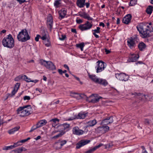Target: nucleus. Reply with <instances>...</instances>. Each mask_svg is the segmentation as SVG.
Instances as JSON below:
<instances>
[{
    "instance_id": "6ab92c4d",
    "label": "nucleus",
    "mask_w": 153,
    "mask_h": 153,
    "mask_svg": "<svg viewBox=\"0 0 153 153\" xmlns=\"http://www.w3.org/2000/svg\"><path fill=\"white\" fill-rule=\"evenodd\" d=\"M20 83L17 82L15 85L14 89L11 92V94L13 95H14L17 92L18 89H19Z\"/></svg>"
},
{
    "instance_id": "8fccbe9b",
    "label": "nucleus",
    "mask_w": 153,
    "mask_h": 153,
    "mask_svg": "<svg viewBox=\"0 0 153 153\" xmlns=\"http://www.w3.org/2000/svg\"><path fill=\"white\" fill-rule=\"evenodd\" d=\"M66 38V36L65 35L62 34L61 37H59V39L61 40H64Z\"/></svg>"
},
{
    "instance_id": "f03ea898",
    "label": "nucleus",
    "mask_w": 153,
    "mask_h": 153,
    "mask_svg": "<svg viewBox=\"0 0 153 153\" xmlns=\"http://www.w3.org/2000/svg\"><path fill=\"white\" fill-rule=\"evenodd\" d=\"M31 110V105H30L20 107L17 110V114L20 117H24L29 115Z\"/></svg>"
},
{
    "instance_id": "f257e3e1",
    "label": "nucleus",
    "mask_w": 153,
    "mask_h": 153,
    "mask_svg": "<svg viewBox=\"0 0 153 153\" xmlns=\"http://www.w3.org/2000/svg\"><path fill=\"white\" fill-rule=\"evenodd\" d=\"M136 28L142 38H146L149 36L151 30L149 25L140 23L137 26Z\"/></svg>"
},
{
    "instance_id": "9b49d317",
    "label": "nucleus",
    "mask_w": 153,
    "mask_h": 153,
    "mask_svg": "<svg viewBox=\"0 0 153 153\" xmlns=\"http://www.w3.org/2000/svg\"><path fill=\"white\" fill-rule=\"evenodd\" d=\"M113 121V117L110 116L102 120V123L104 125H106L112 123Z\"/></svg>"
},
{
    "instance_id": "ddd939ff",
    "label": "nucleus",
    "mask_w": 153,
    "mask_h": 153,
    "mask_svg": "<svg viewBox=\"0 0 153 153\" xmlns=\"http://www.w3.org/2000/svg\"><path fill=\"white\" fill-rule=\"evenodd\" d=\"M139 56L138 54H131V56L129 57L128 61L129 62H135L139 58Z\"/></svg>"
},
{
    "instance_id": "a18cd8bd",
    "label": "nucleus",
    "mask_w": 153,
    "mask_h": 153,
    "mask_svg": "<svg viewBox=\"0 0 153 153\" xmlns=\"http://www.w3.org/2000/svg\"><path fill=\"white\" fill-rule=\"evenodd\" d=\"M100 28L99 27H97V29L93 30L92 31H94V33H100Z\"/></svg>"
},
{
    "instance_id": "4468645a",
    "label": "nucleus",
    "mask_w": 153,
    "mask_h": 153,
    "mask_svg": "<svg viewBox=\"0 0 153 153\" xmlns=\"http://www.w3.org/2000/svg\"><path fill=\"white\" fill-rule=\"evenodd\" d=\"M47 25L50 30L51 31L52 28L53 24V19L51 16H48L47 19Z\"/></svg>"
},
{
    "instance_id": "ea45409f",
    "label": "nucleus",
    "mask_w": 153,
    "mask_h": 153,
    "mask_svg": "<svg viewBox=\"0 0 153 153\" xmlns=\"http://www.w3.org/2000/svg\"><path fill=\"white\" fill-rule=\"evenodd\" d=\"M48 61H46L45 60H43L42 59H41L40 60L39 62V63L41 65H44L45 67V66L47 64Z\"/></svg>"
},
{
    "instance_id": "2eb2a0df",
    "label": "nucleus",
    "mask_w": 153,
    "mask_h": 153,
    "mask_svg": "<svg viewBox=\"0 0 153 153\" xmlns=\"http://www.w3.org/2000/svg\"><path fill=\"white\" fill-rule=\"evenodd\" d=\"M45 67L51 70H54L56 69V66L51 61H48Z\"/></svg>"
},
{
    "instance_id": "49530a36",
    "label": "nucleus",
    "mask_w": 153,
    "mask_h": 153,
    "mask_svg": "<svg viewBox=\"0 0 153 153\" xmlns=\"http://www.w3.org/2000/svg\"><path fill=\"white\" fill-rule=\"evenodd\" d=\"M25 77H23V79L25 81L27 82H31L30 79L28 78V77L25 75Z\"/></svg>"
},
{
    "instance_id": "603ef678",
    "label": "nucleus",
    "mask_w": 153,
    "mask_h": 153,
    "mask_svg": "<svg viewBox=\"0 0 153 153\" xmlns=\"http://www.w3.org/2000/svg\"><path fill=\"white\" fill-rule=\"evenodd\" d=\"M150 121H151V120H149L148 119H145V121H144L145 123L146 124H147V125L149 124L150 123Z\"/></svg>"
},
{
    "instance_id": "3c124183",
    "label": "nucleus",
    "mask_w": 153,
    "mask_h": 153,
    "mask_svg": "<svg viewBox=\"0 0 153 153\" xmlns=\"http://www.w3.org/2000/svg\"><path fill=\"white\" fill-rule=\"evenodd\" d=\"M42 40H46L47 36L46 34L45 33H44V34L43 35V36L41 37Z\"/></svg>"
},
{
    "instance_id": "6e6d98bb",
    "label": "nucleus",
    "mask_w": 153,
    "mask_h": 153,
    "mask_svg": "<svg viewBox=\"0 0 153 153\" xmlns=\"http://www.w3.org/2000/svg\"><path fill=\"white\" fill-rule=\"evenodd\" d=\"M40 37V35L39 34L37 35L35 38V40L36 42H38L39 40V39Z\"/></svg>"
},
{
    "instance_id": "9d476101",
    "label": "nucleus",
    "mask_w": 153,
    "mask_h": 153,
    "mask_svg": "<svg viewBox=\"0 0 153 153\" xmlns=\"http://www.w3.org/2000/svg\"><path fill=\"white\" fill-rule=\"evenodd\" d=\"M131 18V15L130 14H128L123 18L122 22L125 24L128 25L130 23Z\"/></svg>"
},
{
    "instance_id": "72a5a7b5",
    "label": "nucleus",
    "mask_w": 153,
    "mask_h": 153,
    "mask_svg": "<svg viewBox=\"0 0 153 153\" xmlns=\"http://www.w3.org/2000/svg\"><path fill=\"white\" fill-rule=\"evenodd\" d=\"M61 0H55L54 3V5L56 8H57L59 7V5L61 4Z\"/></svg>"
},
{
    "instance_id": "4be33fe9",
    "label": "nucleus",
    "mask_w": 153,
    "mask_h": 153,
    "mask_svg": "<svg viewBox=\"0 0 153 153\" xmlns=\"http://www.w3.org/2000/svg\"><path fill=\"white\" fill-rule=\"evenodd\" d=\"M76 4L80 8L83 7L85 5V3L82 0H77Z\"/></svg>"
},
{
    "instance_id": "4c0bfd02",
    "label": "nucleus",
    "mask_w": 153,
    "mask_h": 153,
    "mask_svg": "<svg viewBox=\"0 0 153 153\" xmlns=\"http://www.w3.org/2000/svg\"><path fill=\"white\" fill-rule=\"evenodd\" d=\"M44 44L45 46L47 47L50 46L51 45L50 42L48 39L45 41Z\"/></svg>"
},
{
    "instance_id": "473e14b6",
    "label": "nucleus",
    "mask_w": 153,
    "mask_h": 153,
    "mask_svg": "<svg viewBox=\"0 0 153 153\" xmlns=\"http://www.w3.org/2000/svg\"><path fill=\"white\" fill-rule=\"evenodd\" d=\"M97 63H98L97 67H100L101 68H105V63L101 61H99L97 62Z\"/></svg>"
},
{
    "instance_id": "bf43d9fd",
    "label": "nucleus",
    "mask_w": 153,
    "mask_h": 153,
    "mask_svg": "<svg viewBox=\"0 0 153 153\" xmlns=\"http://www.w3.org/2000/svg\"><path fill=\"white\" fill-rule=\"evenodd\" d=\"M64 67L65 68L67 69L68 70H69V68L68 66L66 64H65L64 65Z\"/></svg>"
},
{
    "instance_id": "aec40b11",
    "label": "nucleus",
    "mask_w": 153,
    "mask_h": 153,
    "mask_svg": "<svg viewBox=\"0 0 153 153\" xmlns=\"http://www.w3.org/2000/svg\"><path fill=\"white\" fill-rule=\"evenodd\" d=\"M19 142L15 143L13 145H11L9 146H5L3 149L4 150H8L10 149H11L14 148L16 147L19 145H20V144H19Z\"/></svg>"
},
{
    "instance_id": "7ed1b4c3",
    "label": "nucleus",
    "mask_w": 153,
    "mask_h": 153,
    "mask_svg": "<svg viewBox=\"0 0 153 153\" xmlns=\"http://www.w3.org/2000/svg\"><path fill=\"white\" fill-rule=\"evenodd\" d=\"M2 43L4 47L10 49L13 48L14 45V41L12 35L9 34L4 37L2 40Z\"/></svg>"
},
{
    "instance_id": "c9c22d12",
    "label": "nucleus",
    "mask_w": 153,
    "mask_h": 153,
    "mask_svg": "<svg viewBox=\"0 0 153 153\" xmlns=\"http://www.w3.org/2000/svg\"><path fill=\"white\" fill-rule=\"evenodd\" d=\"M65 132L62 131L58 134L54 136L53 137V139H56L59 137H61L62 135L65 134Z\"/></svg>"
},
{
    "instance_id": "58836bf2",
    "label": "nucleus",
    "mask_w": 153,
    "mask_h": 153,
    "mask_svg": "<svg viewBox=\"0 0 153 153\" xmlns=\"http://www.w3.org/2000/svg\"><path fill=\"white\" fill-rule=\"evenodd\" d=\"M137 2L136 0H131L129 4V6H133Z\"/></svg>"
},
{
    "instance_id": "dca6fc26",
    "label": "nucleus",
    "mask_w": 153,
    "mask_h": 153,
    "mask_svg": "<svg viewBox=\"0 0 153 153\" xmlns=\"http://www.w3.org/2000/svg\"><path fill=\"white\" fill-rule=\"evenodd\" d=\"M79 16L85 19H87L88 20H92L93 18L90 17L89 15L85 12H83L81 14H79Z\"/></svg>"
},
{
    "instance_id": "774afa93",
    "label": "nucleus",
    "mask_w": 153,
    "mask_h": 153,
    "mask_svg": "<svg viewBox=\"0 0 153 153\" xmlns=\"http://www.w3.org/2000/svg\"><path fill=\"white\" fill-rule=\"evenodd\" d=\"M105 52L107 54H108L110 52V51H109L108 50H107L106 49H105Z\"/></svg>"
},
{
    "instance_id": "a211bd4d",
    "label": "nucleus",
    "mask_w": 153,
    "mask_h": 153,
    "mask_svg": "<svg viewBox=\"0 0 153 153\" xmlns=\"http://www.w3.org/2000/svg\"><path fill=\"white\" fill-rule=\"evenodd\" d=\"M66 10L65 8H62L61 10L59 11V16L61 18L60 19H61L64 18L66 14Z\"/></svg>"
},
{
    "instance_id": "7c9ffc66",
    "label": "nucleus",
    "mask_w": 153,
    "mask_h": 153,
    "mask_svg": "<svg viewBox=\"0 0 153 153\" xmlns=\"http://www.w3.org/2000/svg\"><path fill=\"white\" fill-rule=\"evenodd\" d=\"M23 77H26L25 75H19L17 77H16L14 79V80L18 82L21 79H23Z\"/></svg>"
},
{
    "instance_id": "20e7f679",
    "label": "nucleus",
    "mask_w": 153,
    "mask_h": 153,
    "mask_svg": "<svg viewBox=\"0 0 153 153\" xmlns=\"http://www.w3.org/2000/svg\"><path fill=\"white\" fill-rule=\"evenodd\" d=\"M18 40L21 42H25L30 39L27 31L26 29L21 30L17 36Z\"/></svg>"
},
{
    "instance_id": "f704fd0d",
    "label": "nucleus",
    "mask_w": 153,
    "mask_h": 153,
    "mask_svg": "<svg viewBox=\"0 0 153 153\" xmlns=\"http://www.w3.org/2000/svg\"><path fill=\"white\" fill-rule=\"evenodd\" d=\"M59 121V120L57 118L52 119L50 120V122L53 123L52 126H56V123H58Z\"/></svg>"
},
{
    "instance_id": "2f4dec72",
    "label": "nucleus",
    "mask_w": 153,
    "mask_h": 153,
    "mask_svg": "<svg viewBox=\"0 0 153 153\" xmlns=\"http://www.w3.org/2000/svg\"><path fill=\"white\" fill-rule=\"evenodd\" d=\"M85 46L84 43L83 42L79 44H76V46L78 48H80L81 51H83V48Z\"/></svg>"
},
{
    "instance_id": "052dcab7",
    "label": "nucleus",
    "mask_w": 153,
    "mask_h": 153,
    "mask_svg": "<svg viewBox=\"0 0 153 153\" xmlns=\"http://www.w3.org/2000/svg\"><path fill=\"white\" fill-rule=\"evenodd\" d=\"M93 34L96 38H99V36L98 35L95 33H93Z\"/></svg>"
},
{
    "instance_id": "0eeeda50",
    "label": "nucleus",
    "mask_w": 153,
    "mask_h": 153,
    "mask_svg": "<svg viewBox=\"0 0 153 153\" xmlns=\"http://www.w3.org/2000/svg\"><path fill=\"white\" fill-rule=\"evenodd\" d=\"M88 113H85L84 112H80L77 115L75 116L74 117H71L70 118L67 119L66 120L68 121H71L75 119H84L86 116H87Z\"/></svg>"
},
{
    "instance_id": "b1692460",
    "label": "nucleus",
    "mask_w": 153,
    "mask_h": 153,
    "mask_svg": "<svg viewBox=\"0 0 153 153\" xmlns=\"http://www.w3.org/2000/svg\"><path fill=\"white\" fill-rule=\"evenodd\" d=\"M101 98H102V97H94L89 100V102H92L94 103H96L97 102L99 101L100 99Z\"/></svg>"
},
{
    "instance_id": "1a4fd4ad",
    "label": "nucleus",
    "mask_w": 153,
    "mask_h": 153,
    "mask_svg": "<svg viewBox=\"0 0 153 153\" xmlns=\"http://www.w3.org/2000/svg\"><path fill=\"white\" fill-rule=\"evenodd\" d=\"M90 142V140H82L76 144V149H79L81 147L89 143Z\"/></svg>"
},
{
    "instance_id": "c85d7f7f",
    "label": "nucleus",
    "mask_w": 153,
    "mask_h": 153,
    "mask_svg": "<svg viewBox=\"0 0 153 153\" xmlns=\"http://www.w3.org/2000/svg\"><path fill=\"white\" fill-rule=\"evenodd\" d=\"M96 132L97 133L104 134V131L102 126H99L95 129Z\"/></svg>"
},
{
    "instance_id": "412c9836",
    "label": "nucleus",
    "mask_w": 153,
    "mask_h": 153,
    "mask_svg": "<svg viewBox=\"0 0 153 153\" xmlns=\"http://www.w3.org/2000/svg\"><path fill=\"white\" fill-rule=\"evenodd\" d=\"M97 123V120L94 119L92 120H90L87 123L88 127H92L94 126Z\"/></svg>"
},
{
    "instance_id": "c03bdc74",
    "label": "nucleus",
    "mask_w": 153,
    "mask_h": 153,
    "mask_svg": "<svg viewBox=\"0 0 153 153\" xmlns=\"http://www.w3.org/2000/svg\"><path fill=\"white\" fill-rule=\"evenodd\" d=\"M58 71L59 74L61 75H62L63 73H65L67 72V71L66 70L62 71V70L61 69H58Z\"/></svg>"
},
{
    "instance_id": "a878e982",
    "label": "nucleus",
    "mask_w": 153,
    "mask_h": 153,
    "mask_svg": "<svg viewBox=\"0 0 153 153\" xmlns=\"http://www.w3.org/2000/svg\"><path fill=\"white\" fill-rule=\"evenodd\" d=\"M89 77L95 83H97L98 81L99 78H97L95 75L89 74Z\"/></svg>"
},
{
    "instance_id": "4d7b16f0",
    "label": "nucleus",
    "mask_w": 153,
    "mask_h": 153,
    "mask_svg": "<svg viewBox=\"0 0 153 153\" xmlns=\"http://www.w3.org/2000/svg\"><path fill=\"white\" fill-rule=\"evenodd\" d=\"M82 19H77L76 20V22L77 23L80 24L82 23Z\"/></svg>"
},
{
    "instance_id": "de8ad7c7",
    "label": "nucleus",
    "mask_w": 153,
    "mask_h": 153,
    "mask_svg": "<svg viewBox=\"0 0 153 153\" xmlns=\"http://www.w3.org/2000/svg\"><path fill=\"white\" fill-rule=\"evenodd\" d=\"M67 141L65 140H64L61 141L60 142V145L61 147L63 146L65 144L67 143Z\"/></svg>"
},
{
    "instance_id": "79ce46f5",
    "label": "nucleus",
    "mask_w": 153,
    "mask_h": 153,
    "mask_svg": "<svg viewBox=\"0 0 153 153\" xmlns=\"http://www.w3.org/2000/svg\"><path fill=\"white\" fill-rule=\"evenodd\" d=\"M39 127L37 126V124H36V125H34L33 126V127L31 128V130L29 131L30 132H31L34 130L36 129L39 128Z\"/></svg>"
},
{
    "instance_id": "f3484780",
    "label": "nucleus",
    "mask_w": 153,
    "mask_h": 153,
    "mask_svg": "<svg viewBox=\"0 0 153 153\" xmlns=\"http://www.w3.org/2000/svg\"><path fill=\"white\" fill-rule=\"evenodd\" d=\"M97 84L102 85L104 86H106L108 85V83L106 80L102 78H99Z\"/></svg>"
},
{
    "instance_id": "0e129e2a",
    "label": "nucleus",
    "mask_w": 153,
    "mask_h": 153,
    "mask_svg": "<svg viewBox=\"0 0 153 153\" xmlns=\"http://www.w3.org/2000/svg\"><path fill=\"white\" fill-rule=\"evenodd\" d=\"M99 25L100 26H102V27H103L105 26V24H104L102 22H101L100 23Z\"/></svg>"
},
{
    "instance_id": "e433bc0d",
    "label": "nucleus",
    "mask_w": 153,
    "mask_h": 153,
    "mask_svg": "<svg viewBox=\"0 0 153 153\" xmlns=\"http://www.w3.org/2000/svg\"><path fill=\"white\" fill-rule=\"evenodd\" d=\"M102 127L103 128V130L104 131V133L108 132L109 130V127L107 126H102Z\"/></svg>"
},
{
    "instance_id": "864d4df0",
    "label": "nucleus",
    "mask_w": 153,
    "mask_h": 153,
    "mask_svg": "<svg viewBox=\"0 0 153 153\" xmlns=\"http://www.w3.org/2000/svg\"><path fill=\"white\" fill-rule=\"evenodd\" d=\"M103 145V144L102 143H100L98 145L94 147V149H95V150H96L97 149L99 148V147H100L102 146Z\"/></svg>"
},
{
    "instance_id": "bb28decb",
    "label": "nucleus",
    "mask_w": 153,
    "mask_h": 153,
    "mask_svg": "<svg viewBox=\"0 0 153 153\" xmlns=\"http://www.w3.org/2000/svg\"><path fill=\"white\" fill-rule=\"evenodd\" d=\"M153 10V7L151 5H149L147 7L146 12L148 14L150 15L152 13Z\"/></svg>"
},
{
    "instance_id": "13d9d810",
    "label": "nucleus",
    "mask_w": 153,
    "mask_h": 153,
    "mask_svg": "<svg viewBox=\"0 0 153 153\" xmlns=\"http://www.w3.org/2000/svg\"><path fill=\"white\" fill-rule=\"evenodd\" d=\"M26 141H27V140H26V139H24V140H22L20 141L19 142H19V143H23L25 142H26ZM18 144H19V143H18Z\"/></svg>"
},
{
    "instance_id": "09e8293b",
    "label": "nucleus",
    "mask_w": 153,
    "mask_h": 153,
    "mask_svg": "<svg viewBox=\"0 0 153 153\" xmlns=\"http://www.w3.org/2000/svg\"><path fill=\"white\" fill-rule=\"evenodd\" d=\"M95 150V149L93 148L86 152L85 153H92Z\"/></svg>"
},
{
    "instance_id": "6e6552de",
    "label": "nucleus",
    "mask_w": 153,
    "mask_h": 153,
    "mask_svg": "<svg viewBox=\"0 0 153 153\" xmlns=\"http://www.w3.org/2000/svg\"><path fill=\"white\" fill-rule=\"evenodd\" d=\"M115 76L117 79L124 81H127L129 77L128 75L123 73L116 74Z\"/></svg>"
},
{
    "instance_id": "e2e57ef3",
    "label": "nucleus",
    "mask_w": 153,
    "mask_h": 153,
    "mask_svg": "<svg viewBox=\"0 0 153 153\" xmlns=\"http://www.w3.org/2000/svg\"><path fill=\"white\" fill-rule=\"evenodd\" d=\"M71 31L73 33H77V32L76 29H72L71 30Z\"/></svg>"
},
{
    "instance_id": "a19ab883",
    "label": "nucleus",
    "mask_w": 153,
    "mask_h": 153,
    "mask_svg": "<svg viewBox=\"0 0 153 153\" xmlns=\"http://www.w3.org/2000/svg\"><path fill=\"white\" fill-rule=\"evenodd\" d=\"M97 69H96V72L97 73L100 72L102 71H103V70H104L105 68H101L100 67H96Z\"/></svg>"
},
{
    "instance_id": "338daca9",
    "label": "nucleus",
    "mask_w": 153,
    "mask_h": 153,
    "mask_svg": "<svg viewBox=\"0 0 153 153\" xmlns=\"http://www.w3.org/2000/svg\"><path fill=\"white\" fill-rule=\"evenodd\" d=\"M120 19L119 18H117V23H116L117 24V25L119 24H120Z\"/></svg>"
},
{
    "instance_id": "5fc2aeb1",
    "label": "nucleus",
    "mask_w": 153,
    "mask_h": 153,
    "mask_svg": "<svg viewBox=\"0 0 153 153\" xmlns=\"http://www.w3.org/2000/svg\"><path fill=\"white\" fill-rule=\"evenodd\" d=\"M23 99L25 100H30V96H26L24 97Z\"/></svg>"
},
{
    "instance_id": "c756f323",
    "label": "nucleus",
    "mask_w": 153,
    "mask_h": 153,
    "mask_svg": "<svg viewBox=\"0 0 153 153\" xmlns=\"http://www.w3.org/2000/svg\"><path fill=\"white\" fill-rule=\"evenodd\" d=\"M70 126V124L66 123H64L62 125H61V127L62 129H63V130H66L67 131L69 130Z\"/></svg>"
},
{
    "instance_id": "69168bd1",
    "label": "nucleus",
    "mask_w": 153,
    "mask_h": 153,
    "mask_svg": "<svg viewBox=\"0 0 153 153\" xmlns=\"http://www.w3.org/2000/svg\"><path fill=\"white\" fill-rule=\"evenodd\" d=\"M39 81V80L37 79H36L35 80H31L30 82H33L34 83H36Z\"/></svg>"
},
{
    "instance_id": "39448f33",
    "label": "nucleus",
    "mask_w": 153,
    "mask_h": 153,
    "mask_svg": "<svg viewBox=\"0 0 153 153\" xmlns=\"http://www.w3.org/2000/svg\"><path fill=\"white\" fill-rule=\"evenodd\" d=\"M138 41V39L136 36L131 37L127 40L128 45L131 49L135 46Z\"/></svg>"
},
{
    "instance_id": "f8f14e48",
    "label": "nucleus",
    "mask_w": 153,
    "mask_h": 153,
    "mask_svg": "<svg viewBox=\"0 0 153 153\" xmlns=\"http://www.w3.org/2000/svg\"><path fill=\"white\" fill-rule=\"evenodd\" d=\"M73 134L77 135H80L82 134L84 131L80 129L77 126L74 127L72 130Z\"/></svg>"
},
{
    "instance_id": "cd10ccee",
    "label": "nucleus",
    "mask_w": 153,
    "mask_h": 153,
    "mask_svg": "<svg viewBox=\"0 0 153 153\" xmlns=\"http://www.w3.org/2000/svg\"><path fill=\"white\" fill-rule=\"evenodd\" d=\"M20 128V126H18L9 130L8 132L10 134H13L15 132L18 131Z\"/></svg>"
},
{
    "instance_id": "37998d69",
    "label": "nucleus",
    "mask_w": 153,
    "mask_h": 153,
    "mask_svg": "<svg viewBox=\"0 0 153 153\" xmlns=\"http://www.w3.org/2000/svg\"><path fill=\"white\" fill-rule=\"evenodd\" d=\"M113 145L112 143H108L105 145V149L111 148L112 147Z\"/></svg>"
},
{
    "instance_id": "393cba45",
    "label": "nucleus",
    "mask_w": 153,
    "mask_h": 153,
    "mask_svg": "<svg viewBox=\"0 0 153 153\" xmlns=\"http://www.w3.org/2000/svg\"><path fill=\"white\" fill-rule=\"evenodd\" d=\"M146 45L143 42H141L138 45V48L140 51H143L146 48Z\"/></svg>"
},
{
    "instance_id": "423d86ee",
    "label": "nucleus",
    "mask_w": 153,
    "mask_h": 153,
    "mask_svg": "<svg viewBox=\"0 0 153 153\" xmlns=\"http://www.w3.org/2000/svg\"><path fill=\"white\" fill-rule=\"evenodd\" d=\"M93 26L92 22L86 21L84 24L80 25L79 26V28L82 31L90 29Z\"/></svg>"
},
{
    "instance_id": "5701e85b",
    "label": "nucleus",
    "mask_w": 153,
    "mask_h": 153,
    "mask_svg": "<svg viewBox=\"0 0 153 153\" xmlns=\"http://www.w3.org/2000/svg\"><path fill=\"white\" fill-rule=\"evenodd\" d=\"M47 123V121L45 120H40L36 124L39 128L45 125Z\"/></svg>"
},
{
    "instance_id": "680f3d73",
    "label": "nucleus",
    "mask_w": 153,
    "mask_h": 153,
    "mask_svg": "<svg viewBox=\"0 0 153 153\" xmlns=\"http://www.w3.org/2000/svg\"><path fill=\"white\" fill-rule=\"evenodd\" d=\"M85 5H86V8H88L90 6V3L88 2L85 3Z\"/></svg>"
}]
</instances>
